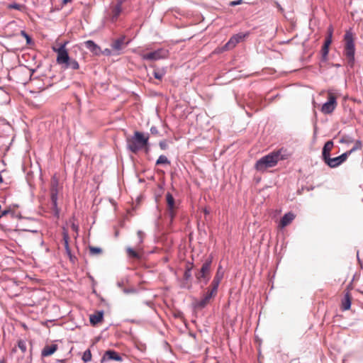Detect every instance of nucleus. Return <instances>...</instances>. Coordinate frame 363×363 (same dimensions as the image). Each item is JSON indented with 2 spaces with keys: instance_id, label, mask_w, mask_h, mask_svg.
<instances>
[{
  "instance_id": "f257e3e1",
  "label": "nucleus",
  "mask_w": 363,
  "mask_h": 363,
  "mask_svg": "<svg viewBox=\"0 0 363 363\" xmlns=\"http://www.w3.org/2000/svg\"><path fill=\"white\" fill-rule=\"evenodd\" d=\"M289 156V154L287 152V150L281 148L258 160L255 164V168L257 171L263 172L268 168L275 167L279 160H286Z\"/></svg>"
},
{
  "instance_id": "f03ea898",
  "label": "nucleus",
  "mask_w": 363,
  "mask_h": 363,
  "mask_svg": "<svg viewBox=\"0 0 363 363\" xmlns=\"http://www.w3.org/2000/svg\"><path fill=\"white\" fill-rule=\"evenodd\" d=\"M149 144V134L135 131L133 135L126 138V147L133 152L138 153Z\"/></svg>"
},
{
  "instance_id": "7ed1b4c3",
  "label": "nucleus",
  "mask_w": 363,
  "mask_h": 363,
  "mask_svg": "<svg viewBox=\"0 0 363 363\" xmlns=\"http://www.w3.org/2000/svg\"><path fill=\"white\" fill-rule=\"evenodd\" d=\"M344 40L345 43L344 55L347 60L348 66L353 67L354 65L355 46L352 33L350 30L346 31Z\"/></svg>"
},
{
  "instance_id": "20e7f679",
  "label": "nucleus",
  "mask_w": 363,
  "mask_h": 363,
  "mask_svg": "<svg viewBox=\"0 0 363 363\" xmlns=\"http://www.w3.org/2000/svg\"><path fill=\"white\" fill-rule=\"evenodd\" d=\"M58 186L59 182L56 177H53L51 180L50 185V199L52 203V208L54 211V215L56 217H59L60 215V209L57 206V199H58Z\"/></svg>"
},
{
  "instance_id": "39448f33",
  "label": "nucleus",
  "mask_w": 363,
  "mask_h": 363,
  "mask_svg": "<svg viewBox=\"0 0 363 363\" xmlns=\"http://www.w3.org/2000/svg\"><path fill=\"white\" fill-rule=\"evenodd\" d=\"M169 54V52L167 49L162 48L146 54H141L140 56L143 60L157 61L167 58Z\"/></svg>"
},
{
  "instance_id": "423d86ee",
  "label": "nucleus",
  "mask_w": 363,
  "mask_h": 363,
  "mask_svg": "<svg viewBox=\"0 0 363 363\" xmlns=\"http://www.w3.org/2000/svg\"><path fill=\"white\" fill-rule=\"evenodd\" d=\"M125 36L122 35L112 41L111 48L113 50L114 55H119L123 53V50L128 45V42L125 43Z\"/></svg>"
},
{
  "instance_id": "0eeeda50",
  "label": "nucleus",
  "mask_w": 363,
  "mask_h": 363,
  "mask_svg": "<svg viewBox=\"0 0 363 363\" xmlns=\"http://www.w3.org/2000/svg\"><path fill=\"white\" fill-rule=\"evenodd\" d=\"M250 32L238 33L233 35L229 40L224 45L226 50L232 49L236 46L237 44L242 42L245 38L248 37Z\"/></svg>"
},
{
  "instance_id": "6e6552de",
  "label": "nucleus",
  "mask_w": 363,
  "mask_h": 363,
  "mask_svg": "<svg viewBox=\"0 0 363 363\" xmlns=\"http://www.w3.org/2000/svg\"><path fill=\"white\" fill-rule=\"evenodd\" d=\"M67 43L65 42L61 44L57 49L54 48V50L57 53V62L59 65H65L70 59L67 50L65 48Z\"/></svg>"
},
{
  "instance_id": "1a4fd4ad",
  "label": "nucleus",
  "mask_w": 363,
  "mask_h": 363,
  "mask_svg": "<svg viewBox=\"0 0 363 363\" xmlns=\"http://www.w3.org/2000/svg\"><path fill=\"white\" fill-rule=\"evenodd\" d=\"M349 155L347 154V152H344L342 155H340L338 157H329L328 159H326L324 162L325 164H327L330 168H336L341 165L343 162H345Z\"/></svg>"
},
{
  "instance_id": "9d476101",
  "label": "nucleus",
  "mask_w": 363,
  "mask_h": 363,
  "mask_svg": "<svg viewBox=\"0 0 363 363\" xmlns=\"http://www.w3.org/2000/svg\"><path fill=\"white\" fill-rule=\"evenodd\" d=\"M166 201L167 203V214L170 220L172 221L176 216L175 200L170 192L166 194Z\"/></svg>"
},
{
  "instance_id": "9b49d317",
  "label": "nucleus",
  "mask_w": 363,
  "mask_h": 363,
  "mask_svg": "<svg viewBox=\"0 0 363 363\" xmlns=\"http://www.w3.org/2000/svg\"><path fill=\"white\" fill-rule=\"evenodd\" d=\"M336 106V97L333 94H329L328 100L321 107V111L325 114H330L333 112Z\"/></svg>"
},
{
  "instance_id": "f8f14e48",
  "label": "nucleus",
  "mask_w": 363,
  "mask_h": 363,
  "mask_svg": "<svg viewBox=\"0 0 363 363\" xmlns=\"http://www.w3.org/2000/svg\"><path fill=\"white\" fill-rule=\"evenodd\" d=\"M332 43V32L329 33L328 36L325 40L324 44L321 48V60L325 62L328 60L329 52V46Z\"/></svg>"
},
{
  "instance_id": "ddd939ff",
  "label": "nucleus",
  "mask_w": 363,
  "mask_h": 363,
  "mask_svg": "<svg viewBox=\"0 0 363 363\" xmlns=\"http://www.w3.org/2000/svg\"><path fill=\"white\" fill-rule=\"evenodd\" d=\"M107 360H115L117 362H121L123 360L122 357L116 352L115 350H108L105 352L104 356L101 358V362Z\"/></svg>"
},
{
  "instance_id": "4468645a",
  "label": "nucleus",
  "mask_w": 363,
  "mask_h": 363,
  "mask_svg": "<svg viewBox=\"0 0 363 363\" xmlns=\"http://www.w3.org/2000/svg\"><path fill=\"white\" fill-rule=\"evenodd\" d=\"M213 262V256L211 255L203 262L200 269V277H206V275L210 274L211 267Z\"/></svg>"
},
{
  "instance_id": "2eb2a0df",
  "label": "nucleus",
  "mask_w": 363,
  "mask_h": 363,
  "mask_svg": "<svg viewBox=\"0 0 363 363\" xmlns=\"http://www.w3.org/2000/svg\"><path fill=\"white\" fill-rule=\"evenodd\" d=\"M213 296H215V295H213L212 292L207 291L203 298L195 303V308L198 309L204 308Z\"/></svg>"
},
{
  "instance_id": "dca6fc26",
  "label": "nucleus",
  "mask_w": 363,
  "mask_h": 363,
  "mask_svg": "<svg viewBox=\"0 0 363 363\" xmlns=\"http://www.w3.org/2000/svg\"><path fill=\"white\" fill-rule=\"evenodd\" d=\"M334 146L333 140L327 141L322 149L321 159L324 162L326 159L330 157V152Z\"/></svg>"
},
{
  "instance_id": "f3484780",
  "label": "nucleus",
  "mask_w": 363,
  "mask_h": 363,
  "mask_svg": "<svg viewBox=\"0 0 363 363\" xmlns=\"http://www.w3.org/2000/svg\"><path fill=\"white\" fill-rule=\"evenodd\" d=\"M296 218V216L292 212H288L285 213L280 220L279 226L281 228H285L289 225Z\"/></svg>"
},
{
  "instance_id": "a211bd4d",
  "label": "nucleus",
  "mask_w": 363,
  "mask_h": 363,
  "mask_svg": "<svg viewBox=\"0 0 363 363\" xmlns=\"http://www.w3.org/2000/svg\"><path fill=\"white\" fill-rule=\"evenodd\" d=\"M85 47L95 55H101V49L93 40H89L84 42Z\"/></svg>"
},
{
  "instance_id": "6ab92c4d",
  "label": "nucleus",
  "mask_w": 363,
  "mask_h": 363,
  "mask_svg": "<svg viewBox=\"0 0 363 363\" xmlns=\"http://www.w3.org/2000/svg\"><path fill=\"white\" fill-rule=\"evenodd\" d=\"M122 12V7L118 6L116 5H111V13H110V21L112 23H115L119 16L121 15Z\"/></svg>"
},
{
  "instance_id": "aec40b11",
  "label": "nucleus",
  "mask_w": 363,
  "mask_h": 363,
  "mask_svg": "<svg viewBox=\"0 0 363 363\" xmlns=\"http://www.w3.org/2000/svg\"><path fill=\"white\" fill-rule=\"evenodd\" d=\"M57 348L58 346L56 344L45 345L41 351V356L43 357L50 356L57 351Z\"/></svg>"
},
{
  "instance_id": "412c9836",
  "label": "nucleus",
  "mask_w": 363,
  "mask_h": 363,
  "mask_svg": "<svg viewBox=\"0 0 363 363\" xmlns=\"http://www.w3.org/2000/svg\"><path fill=\"white\" fill-rule=\"evenodd\" d=\"M104 318V311H98L94 314L90 315L89 321L92 325H96L99 323H100Z\"/></svg>"
},
{
  "instance_id": "4be33fe9",
  "label": "nucleus",
  "mask_w": 363,
  "mask_h": 363,
  "mask_svg": "<svg viewBox=\"0 0 363 363\" xmlns=\"http://www.w3.org/2000/svg\"><path fill=\"white\" fill-rule=\"evenodd\" d=\"M62 238H63V241H64L65 249L66 253L67 254L68 256H71L72 255L71 250L69 246V238L68 232L65 228H62Z\"/></svg>"
},
{
  "instance_id": "5701e85b",
  "label": "nucleus",
  "mask_w": 363,
  "mask_h": 363,
  "mask_svg": "<svg viewBox=\"0 0 363 363\" xmlns=\"http://www.w3.org/2000/svg\"><path fill=\"white\" fill-rule=\"evenodd\" d=\"M351 307V297L350 294L347 292L345 294L344 298L342 301V310L347 311Z\"/></svg>"
},
{
  "instance_id": "b1692460",
  "label": "nucleus",
  "mask_w": 363,
  "mask_h": 363,
  "mask_svg": "<svg viewBox=\"0 0 363 363\" xmlns=\"http://www.w3.org/2000/svg\"><path fill=\"white\" fill-rule=\"evenodd\" d=\"M167 73V69L165 67L156 68L154 69L152 74L157 79L161 80Z\"/></svg>"
},
{
  "instance_id": "393cba45",
  "label": "nucleus",
  "mask_w": 363,
  "mask_h": 363,
  "mask_svg": "<svg viewBox=\"0 0 363 363\" xmlns=\"http://www.w3.org/2000/svg\"><path fill=\"white\" fill-rule=\"evenodd\" d=\"M220 283V281L213 278L211 284L210 289H208L207 291H208L209 292H212V294L216 296Z\"/></svg>"
},
{
  "instance_id": "a878e982",
  "label": "nucleus",
  "mask_w": 363,
  "mask_h": 363,
  "mask_svg": "<svg viewBox=\"0 0 363 363\" xmlns=\"http://www.w3.org/2000/svg\"><path fill=\"white\" fill-rule=\"evenodd\" d=\"M64 67L65 69L70 68L72 69H78L79 67V65L77 60L69 59V62H67V63H66Z\"/></svg>"
},
{
  "instance_id": "bb28decb",
  "label": "nucleus",
  "mask_w": 363,
  "mask_h": 363,
  "mask_svg": "<svg viewBox=\"0 0 363 363\" xmlns=\"http://www.w3.org/2000/svg\"><path fill=\"white\" fill-rule=\"evenodd\" d=\"M354 146L352 147V148L348 151H347V154L350 156L352 152L357 151V150H359L360 149H362V141L359 140H355L354 142Z\"/></svg>"
},
{
  "instance_id": "cd10ccee",
  "label": "nucleus",
  "mask_w": 363,
  "mask_h": 363,
  "mask_svg": "<svg viewBox=\"0 0 363 363\" xmlns=\"http://www.w3.org/2000/svg\"><path fill=\"white\" fill-rule=\"evenodd\" d=\"M354 142V138L349 135H343L342 136V138H340V140H339L340 143L347 144V145H349Z\"/></svg>"
},
{
  "instance_id": "c85d7f7f",
  "label": "nucleus",
  "mask_w": 363,
  "mask_h": 363,
  "mask_svg": "<svg viewBox=\"0 0 363 363\" xmlns=\"http://www.w3.org/2000/svg\"><path fill=\"white\" fill-rule=\"evenodd\" d=\"M170 164V161L165 155H160L155 162V165Z\"/></svg>"
},
{
  "instance_id": "c756f323",
  "label": "nucleus",
  "mask_w": 363,
  "mask_h": 363,
  "mask_svg": "<svg viewBox=\"0 0 363 363\" xmlns=\"http://www.w3.org/2000/svg\"><path fill=\"white\" fill-rule=\"evenodd\" d=\"M126 252L128 253V257L130 258H134V259L140 258V255L134 249H133L130 247H128L126 249Z\"/></svg>"
},
{
  "instance_id": "7c9ffc66",
  "label": "nucleus",
  "mask_w": 363,
  "mask_h": 363,
  "mask_svg": "<svg viewBox=\"0 0 363 363\" xmlns=\"http://www.w3.org/2000/svg\"><path fill=\"white\" fill-rule=\"evenodd\" d=\"M223 274H224V272L223 270V268H222L221 265H219L218 267L216 274L213 278L221 281V280L223 277Z\"/></svg>"
},
{
  "instance_id": "2f4dec72",
  "label": "nucleus",
  "mask_w": 363,
  "mask_h": 363,
  "mask_svg": "<svg viewBox=\"0 0 363 363\" xmlns=\"http://www.w3.org/2000/svg\"><path fill=\"white\" fill-rule=\"evenodd\" d=\"M82 359L84 362H88L91 361V353L90 350H86L84 352Z\"/></svg>"
},
{
  "instance_id": "473e14b6",
  "label": "nucleus",
  "mask_w": 363,
  "mask_h": 363,
  "mask_svg": "<svg viewBox=\"0 0 363 363\" xmlns=\"http://www.w3.org/2000/svg\"><path fill=\"white\" fill-rule=\"evenodd\" d=\"M23 8V5L17 4L16 2L9 4L8 5V9H16L18 11H21Z\"/></svg>"
},
{
  "instance_id": "72a5a7b5",
  "label": "nucleus",
  "mask_w": 363,
  "mask_h": 363,
  "mask_svg": "<svg viewBox=\"0 0 363 363\" xmlns=\"http://www.w3.org/2000/svg\"><path fill=\"white\" fill-rule=\"evenodd\" d=\"M89 252L91 255H95L101 253L102 250L99 247L89 246Z\"/></svg>"
},
{
  "instance_id": "f704fd0d",
  "label": "nucleus",
  "mask_w": 363,
  "mask_h": 363,
  "mask_svg": "<svg viewBox=\"0 0 363 363\" xmlns=\"http://www.w3.org/2000/svg\"><path fill=\"white\" fill-rule=\"evenodd\" d=\"M18 347L21 350L23 353L26 352L27 349L26 342L23 340H20L18 341Z\"/></svg>"
},
{
  "instance_id": "c9c22d12",
  "label": "nucleus",
  "mask_w": 363,
  "mask_h": 363,
  "mask_svg": "<svg viewBox=\"0 0 363 363\" xmlns=\"http://www.w3.org/2000/svg\"><path fill=\"white\" fill-rule=\"evenodd\" d=\"M21 35L23 37H24V38H26V43L28 45H30L33 43L31 37L25 30H21Z\"/></svg>"
},
{
  "instance_id": "e433bc0d",
  "label": "nucleus",
  "mask_w": 363,
  "mask_h": 363,
  "mask_svg": "<svg viewBox=\"0 0 363 363\" xmlns=\"http://www.w3.org/2000/svg\"><path fill=\"white\" fill-rule=\"evenodd\" d=\"M191 277V268L188 267L184 273V279L188 281Z\"/></svg>"
},
{
  "instance_id": "4c0bfd02",
  "label": "nucleus",
  "mask_w": 363,
  "mask_h": 363,
  "mask_svg": "<svg viewBox=\"0 0 363 363\" xmlns=\"http://www.w3.org/2000/svg\"><path fill=\"white\" fill-rule=\"evenodd\" d=\"M101 54H103L106 56H111V55H113V52L112 48L111 49L106 48L104 50H101Z\"/></svg>"
},
{
  "instance_id": "58836bf2",
  "label": "nucleus",
  "mask_w": 363,
  "mask_h": 363,
  "mask_svg": "<svg viewBox=\"0 0 363 363\" xmlns=\"http://www.w3.org/2000/svg\"><path fill=\"white\" fill-rule=\"evenodd\" d=\"M137 235L138 238V242L140 244L143 242V238H144V233L142 230H138L137 232Z\"/></svg>"
},
{
  "instance_id": "ea45409f",
  "label": "nucleus",
  "mask_w": 363,
  "mask_h": 363,
  "mask_svg": "<svg viewBox=\"0 0 363 363\" xmlns=\"http://www.w3.org/2000/svg\"><path fill=\"white\" fill-rule=\"evenodd\" d=\"M159 146L163 150H167L168 148V144L166 140H161L159 143Z\"/></svg>"
},
{
  "instance_id": "a19ab883",
  "label": "nucleus",
  "mask_w": 363,
  "mask_h": 363,
  "mask_svg": "<svg viewBox=\"0 0 363 363\" xmlns=\"http://www.w3.org/2000/svg\"><path fill=\"white\" fill-rule=\"evenodd\" d=\"M242 0H236V1H230L229 5L230 6H238V5H240L242 3Z\"/></svg>"
},
{
  "instance_id": "79ce46f5",
  "label": "nucleus",
  "mask_w": 363,
  "mask_h": 363,
  "mask_svg": "<svg viewBox=\"0 0 363 363\" xmlns=\"http://www.w3.org/2000/svg\"><path fill=\"white\" fill-rule=\"evenodd\" d=\"M150 133L153 135H157L159 133V131H158L157 127H155V126H152L150 128Z\"/></svg>"
},
{
  "instance_id": "37998d69",
  "label": "nucleus",
  "mask_w": 363,
  "mask_h": 363,
  "mask_svg": "<svg viewBox=\"0 0 363 363\" xmlns=\"http://www.w3.org/2000/svg\"><path fill=\"white\" fill-rule=\"evenodd\" d=\"M71 228H72V230L73 231L76 232V233H77V232H78V230H79V226H78V225H77V224H75V223H74L71 225Z\"/></svg>"
},
{
  "instance_id": "c03bdc74",
  "label": "nucleus",
  "mask_w": 363,
  "mask_h": 363,
  "mask_svg": "<svg viewBox=\"0 0 363 363\" xmlns=\"http://www.w3.org/2000/svg\"><path fill=\"white\" fill-rule=\"evenodd\" d=\"M127 0H116V5L120 7H122V5L124 2H125Z\"/></svg>"
},
{
  "instance_id": "a18cd8bd",
  "label": "nucleus",
  "mask_w": 363,
  "mask_h": 363,
  "mask_svg": "<svg viewBox=\"0 0 363 363\" xmlns=\"http://www.w3.org/2000/svg\"><path fill=\"white\" fill-rule=\"evenodd\" d=\"M135 291V289H123V292L125 294H130V293H133Z\"/></svg>"
},
{
  "instance_id": "49530a36",
  "label": "nucleus",
  "mask_w": 363,
  "mask_h": 363,
  "mask_svg": "<svg viewBox=\"0 0 363 363\" xmlns=\"http://www.w3.org/2000/svg\"><path fill=\"white\" fill-rule=\"evenodd\" d=\"M197 278L198 279H203V281H204V284H206L208 282V281H209L210 277H209V275H206V277H198Z\"/></svg>"
},
{
  "instance_id": "de8ad7c7",
  "label": "nucleus",
  "mask_w": 363,
  "mask_h": 363,
  "mask_svg": "<svg viewBox=\"0 0 363 363\" xmlns=\"http://www.w3.org/2000/svg\"><path fill=\"white\" fill-rule=\"evenodd\" d=\"M9 213H10V210H4L0 215L1 218L7 215Z\"/></svg>"
},
{
  "instance_id": "09e8293b",
  "label": "nucleus",
  "mask_w": 363,
  "mask_h": 363,
  "mask_svg": "<svg viewBox=\"0 0 363 363\" xmlns=\"http://www.w3.org/2000/svg\"><path fill=\"white\" fill-rule=\"evenodd\" d=\"M143 149L145 150V153H148L150 152V150L149 144L147 146H145Z\"/></svg>"
},
{
  "instance_id": "8fccbe9b",
  "label": "nucleus",
  "mask_w": 363,
  "mask_h": 363,
  "mask_svg": "<svg viewBox=\"0 0 363 363\" xmlns=\"http://www.w3.org/2000/svg\"><path fill=\"white\" fill-rule=\"evenodd\" d=\"M117 285L118 287H122V286L123 285V281H118L117 282Z\"/></svg>"
},
{
  "instance_id": "3c124183",
  "label": "nucleus",
  "mask_w": 363,
  "mask_h": 363,
  "mask_svg": "<svg viewBox=\"0 0 363 363\" xmlns=\"http://www.w3.org/2000/svg\"><path fill=\"white\" fill-rule=\"evenodd\" d=\"M69 1H71V0H62V4H66Z\"/></svg>"
},
{
  "instance_id": "603ef678",
  "label": "nucleus",
  "mask_w": 363,
  "mask_h": 363,
  "mask_svg": "<svg viewBox=\"0 0 363 363\" xmlns=\"http://www.w3.org/2000/svg\"><path fill=\"white\" fill-rule=\"evenodd\" d=\"M69 257L70 260H71L72 262H74V257H72V255L69 256Z\"/></svg>"
},
{
  "instance_id": "864d4df0",
  "label": "nucleus",
  "mask_w": 363,
  "mask_h": 363,
  "mask_svg": "<svg viewBox=\"0 0 363 363\" xmlns=\"http://www.w3.org/2000/svg\"><path fill=\"white\" fill-rule=\"evenodd\" d=\"M182 286V288H186V285H185V284H184V283H183V284H182V286Z\"/></svg>"
},
{
  "instance_id": "5fc2aeb1",
  "label": "nucleus",
  "mask_w": 363,
  "mask_h": 363,
  "mask_svg": "<svg viewBox=\"0 0 363 363\" xmlns=\"http://www.w3.org/2000/svg\"><path fill=\"white\" fill-rule=\"evenodd\" d=\"M58 362H65V359H60V360H58Z\"/></svg>"
},
{
  "instance_id": "6e6d98bb",
  "label": "nucleus",
  "mask_w": 363,
  "mask_h": 363,
  "mask_svg": "<svg viewBox=\"0 0 363 363\" xmlns=\"http://www.w3.org/2000/svg\"><path fill=\"white\" fill-rule=\"evenodd\" d=\"M335 67H340V65L339 64L335 65Z\"/></svg>"
},
{
  "instance_id": "4d7b16f0",
  "label": "nucleus",
  "mask_w": 363,
  "mask_h": 363,
  "mask_svg": "<svg viewBox=\"0 0 363 363\" xmlns=\"http://www.w3.org/2000/svg\"><path fill=\"white\" fill-rule=\"evenodd\" d=\"M296 360L291 362V363H296Z\"/></svg>"
},
{
  "instance_id": "13d9d810",
  "label": "nucleus",
  "mask_w": 363,
  "mask_h": 363,
  "mask_svg": "<svg viewBox=\"0 0 363 363\" xmlns=\"http://www.w3.org/2000/svg\"><path fill=\"white\" fill-rule=\"evenodd\" d=\"M1 363H4V362L2 360V361H1Z\"/></svg>"
}]
</instances>
